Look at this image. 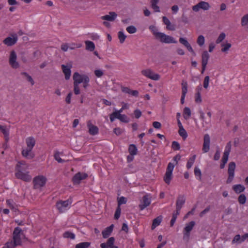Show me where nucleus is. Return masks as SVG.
<instances>
[{
    "label": "nucleus",
    "instance_id": "obj_1",
    "mask_svg": "<svg viewBox=\"0 0 248 248\" xmlns=\"http://www.w3.org/2000/svg\"><path fill=\"white\" fill-rule=\"evenodd\" d=\"M27 168L25 162L22 161L18 162L16 168V177L25 182H29L31 179V177L29 174V172H24Z\"/></svg>",
    "mask_w": 248,
    "mask_h": 248
},
{
    "label": "nucleus",
    "instance_id": "obj_2",
    "mask_svg": "<svg viewBox=\"0 0 248 248\" xmlns=\"http://www.w3.org/2000/svg\"><path fill=\"white\" fill-rule=\"evenodd\" d=\"M27 147L22 151V155L27 159H32L34 157V154L32 150L35 144V140L32 137H29L26 139Z\"/></svg>",
    "mask_w": 248,
    "mask_h": 248
},
{
    "label": "nucleus",
    "instance_id": "obj_3",
    "mask_svg": "<svg viewBox=\"0 0 248 248\" xmlns=\"http://www.w3.org/2000/svg\"><path fill=\"white\" fill-rule=\"evenodd\" d=\"M24 237L25 235L22 229L19 227H16L14 229L13 232V240L10 242H12L15 247L21 245L22 239Z\"/></svg>",
    "mask_w": 248,
    "mask_h": 248
},
{
    "label": "nucleus",
    "instance_id": "obj_4",
    "mask_svg": "<svg viewBox=\"0 0 248 248\" xmlns=\"http://www.w3.org/2000/svg\"><path fill=\"white\" fill-rule=\"evenodd\" d=\"M73 200L69 198L66 201H59L56 202V207L60 213H64L70 207Z\"/></svg>",
    "mask_w": 248,
    "mask_h": 248
},
{
    "label": "nucleus",
    "instance_id": "obj_5",
    "mask_svg": "<svg viewBox=\"0 0 248 248\" xmlns=\"http://www.w3.org/2000/svg\"><path fill=\"white\" fill-rule=\"evenodd\" d=\"M231 143L229 141L227 143L225 146L223 155L221 160V163L220 165V168L221 169L224 168L225 165L228 160L229 155L231 150Z\"/></svg>",
    "mask_w": 248,
    "mask_h": 248
},
{
    "label": "nucleus",
    "instance_id": "obj_6",
    "mask_svg": "<svg viewBox=\"0 0 248 248\" xmlns=\"http://www.w3.org/2000/svg\"><path fill=\"white\" fill-rule=\"evenodd\" d=\"M46 178L43 175L35 177L33 180L34 188L37 189L43 187L46 185Z\"/></svg>",
    "mask_w": 248,
    "mask_h": 248
},
{
    "label": "nucleus",
    "instance_id": "obj_7",
    "mask_svg": "<svg viewBox=\"0 0 248 248\" xmlns=\"http://www.w3.org/2000/svg\"><path fill=\"white\" fill-rule=\"evenodd\" d=\"M174 170V165L171 162L168 164L166 171L164 177V181L167 185H170L172 178V172Z\"/></svg>",
    "mask_w": 248,
    "mask_h": 248
},
{
    "label": "nucleus",
    "instance_id": "obj_8",
    "mask_svg": "<svg viewBox=\"0 0 248 248\" xmlns=\"http://www.w3.org/2000/svg\"><path fill=\"white\" fill-rule=\"evenodd\" d=\"M235 168L236 164L234 162L229 163L228 169V177L226 181L227 184H230L233 181L235 176Z\"/></svg>",
    "mask_w": 248,
    "mask_h": 248
},
{
    "label": "nucleus",
    "instance_id": "obj_9",
    "mask_svg": "<svg viewBox=\"0 0 248 248\" xmlns=\"http://www.w3.org/2000/svg\"><path fill=\"white\" fill-rule=\"evenodd\" d=\"M141 74L146 78L154 80H158L160 78V76L155 73L150 69H143L141 71Z\"/></svg>",
    "mask_w": 248,
    "mask_h": 248
},
{
    "label": "nucleus",
    "instance_id": "obj_10",
    "mask_svg": "<svg viewBox=\"0 0 248 248\" xmlns=\"http://www.w3.org/2000/svg\"><path fill=\"white\" fill-rule=\"evenodd\" d=\"M151 203V196L150 194H146L142 197V200L141 201L140 204H139V207L140 210H143L147 207L150 205Z\"/></svg>",
    "mask_w": 248,
    "mask_h": 248
},
{
    "label": "nucleus",
    "instance_id": "obj_11",
    "mask_svg": "<svg viewBox=\"0 0 248 248\" xmlns=\"http://www.w3.org/2000/svg\"><path fill=\"white\" fill-rule=\"evenodd\" d=\"M210 5L207 2L201 1L197 4L192 7V10L194 12H198L200 10L202 9L204 11L208 10L210 9Z\"/></svg>",
    "mask_w": 248,
    "mask_h": 248
},
{
    "label": "nucleus",
    "instance_id": "obj_12",
    "mask_svg": "<svg viewBox=\"0 0 248 248\" xmlns=\"http://www.w3.org/2000/svg\"><path fill=\"white\" fill-rule=\"evenodd\" d=\"M88 175L84 172H78L74 175L72 178V182L74 185L79 184L81 181L86 179Z\"/></svg>",
    "mask_w": 248,
    "mask_h": 248
},
{
    "label": "nucleus",
    "instance_id": "obj_13",
    "mask_svg": "<svg viewBox=\"0 0 248 248\" xmlns=\"http://www.w3.org/2000/svg\"><path fill=\"white\" fill-rule=\"evenodd\" d=\"M195 224V222L194 221H191L186 224V226L184 228L183 232L184 239H189L190 232L193 229Z\"/></svg>",
    "mask_w": 248,
    "mask_h": 248
},
{
    "label": "nucleus",
    "instance_id": "obj_14",
    "mask_svg": "<svg viewBox=\"0 0 248 248\" xmlns=\"http://www.w3.org/2000/svg\"><path fill=\"white\" fill-rule=\"evenodd\" d=\"M159 35H160L159 38H158L157 39H159L160 41L162 43H165L166 44H176L177 43V41L175 40L172 37L167 35L164 33H159Z\"/></svg>",
    "mask_w": 248,
    "mask_h": 248
},
{
    "label": "nucleus",
    "instance_id": "obj_15",
    "mask_svg": "<svg viewBox=\"0 0 248 248\" xmlns=\"http://www.w3.org/2000/svg\"><path fill=\"white\" fill-rule=\"evenodd\" d=\"M87 126L88 128L89 133L91 135L94 136L98 134L99 128L97 126L93 124L91 121H87Z\"/></svg>",
    "mask_w": 248,
    "mask_h": 248
},
{
    "label": "nucleus",
    "instance_id": "obj_16",
    "mask_svg": "<svg viewBox=\"0 0 248 248\" xmlns=\"http://www.w3.org/2000/svg\"><path fill=\"white\" fill-rule=\"evenodd\" d=\"M17 56L14 51H12L9 58V64L14 68H17L19 67V64L16 62Z\"/></svg>",
    "mask_w": 248,
    "mask_h": 248
},
{
    "label": "nucleus",
    "instance_id": "obj_17",
    "mask_svg": "<svg viewBox=\"0 0 248 248\" xmlns=\"http://www.w3.org/2000/svg\"><path fill=\"white\" fill-rule=\"evenodd\" d=\"M210 138L208 134L204 136L202 151L204 153H207L210 150Z\"/></svg>",
    "mask_w": 248,
    "mask_h": 248
},
{
    "label": "nucleus",
    "instance_id": "obj_18",
    "mask_svg": "<svg viewBox=\"0 0 248 248\" xmlns=\"http://www.w3.org/2000/svg\"><path fill=\"white\" fill-rule=\"evenodd\" d=\"M115 238L113 237H109L106 243H102L100 244L101 248H118L114 246Z\"/></svg>",
    "mask_w": 248,
    "mask_h": 248
},
{
    "label": "nucleus",
    "instance_id": "obj_19",
    "mask_svg": "<svg viewBox=\"0 0 248 248\" xmlns=\"http://www.w3.org/2000/svg\"><path fill=\"white\" fill-rule=\"evenodd\" d=\"M7 206L14 212H18V205L12 199L6 200Z\"/></svg>",
    "mask_w": 248,
    "mask_h": 248
},
{
    "label": "nucleus",
    "instance_id": "obj_20",
    "mask_svg": "<svg viewBox=\"0 0 248 248\" xmlns=\"http://www.w3.org/2000/svg\"><path fill=\"white\" fill-rule=\"evenodd\" d=\"M179 42L181 44L183 45L187 49L188 51L191 52L193 55H195V53L191 47L190 44L184 38L180 37L179 38Z\"/></svg>",
    "mask_w": 248,
    "mask_h": 248
},
{
    "label": "nucleus",
    "instance_id": "obj_21",
    "mask_svg": "<svg viewBox=\"0 0 248 248\" xmlns=\"http://www.w3.org/2000/svg\"><path fill=\"white\" fill-rule=\"evenodd\" d=\"M117 16V14L114 12H110L108 15L101 16V18L109 21H113Z\"/></svg>",
    "mask_w": 248,
    "mask_h": 248
},
{
    "label": "nucleus",
    "instance_id": "obj_22",
    "mask_svg": "<svg viewBox=\"0 0 248 248\" xmlns=\"http://www.w3.org/2000/svg\"><path fill=\"white\" fill-rule=\"evenodd\" d=\"M114 228V225L111 224L109 227L105 228L102 232V236L104 238H107L109 237V236L111 234L113 231V229Z\"/></svg>",
    "mask_w": 248,
    "mask_h": 248
},
{
    "label": "nucleus",
    "instance_id": "obj_23",
    "mask_svg": "<svg viewBox=\"0 0 248 248\" xmlns=\"http://www.w3.org/2000/svg\"><path fill=\"white\" fill-rule=\"evenodd\" d=\"M84 75H81L78 72L74 73L73 76L74 83L78 84L81 83L84 79Z\"/></svg>",
    "mask_w": 248,
    "mask_h": 248
},
{
    "label": "nucleus",
    "instance_id": "obj_24",
    "mask_svg": "<svg viewBox=\"0 0 248 248\" xmlns=\"http://www.w3.org/2000/svg\"><path fill=\"white\" fill-rule=\"evenodd\" d=\"M17 37H8L3 40V43L8 46L14 45L17 42Z\"/></svg>",
    "mask_w": 248,
    "mask_h": 248
},
{
    "label": "nucleus",
    "instance_id": "obj_25",
    "mask_svg": "<svg viewBox=\"0 0 248 248\" xmlns=\"http://www.w3.org/2000/svg\"><path fill=\"white\" fill-rule=\"evenodd\" d=\"M163 22L166 25L167 29L170 31H174L175 30V26L171 25L169 19L166 16H163Z\"/></svg>",
    "mask_w": 248,
    "mask_h": 248
},
{
    "label": "nucleus",
    "instance_id": "obj_26",
    "mask_svg": "<svg viewBox=\"0 0 248 248\" xmlns=\"http://www.w3.org/2000/svg\"><path fill=\"white\" fill-rule=\"evenodd\" d=\"M62 68L63 73L64 74L65 78L66 80L69 79L71 76V67H68L67 66L62 64Z\"/></svg>",
    "mask_w": 248,
    "mask_h": 248
},
{
    "label": "nucleus",
    "instance_id": "obj_27",
    "mask_svg": "<svg viewBox=\"0 0 248 248\" xmlns=\"http://www.w3.org/2000/svg\"><path fill=\"white\" fill-rule=\"evenodd\" d=\"M232 189L236 193L239 194L244 191L245 187L242 185L237 184L232 186Z\"/></svg>",
    "mask_w": 248,
    "mask_h": 248
},
{
    "label": "nucleus",
    "instance_id": "obj_28",
    "mask_svg": "<svg viewBox=\"0 0 248 248\" xmlns=\"http://www.w3.org/2000/svg\"><path fill=\"white\" fill-rule=\"evenodd\" d=\"M186 202V198L184 195H179L177 199L176 206L182 208Z\"/></svg>",
    "mask_w": 248,
    "mask_h": 248
},
{
    "label": "nucleus",
    "instance_id": "obj_29",
    "mask_svg": "<svg viewBox=\"0 0 248 248\" xmlns=\"http://www.w3.org/2000/svg\"><path fill=\"white\" fill-rule=\"evenodd\" d=\"M162 220V217L159 216L153 220L151 226L152 230H154L157 226H159Z\"/></svg>",
    "mask_w": 248,
    "mask_h": 248
},
{
    "label": "nucleus",
    "instance_id": "obj_30",
    "mask_svg": "<svg viewBox=\"0 0 248 248\" xmlns=\"http://www.w3.org/2000/svg\"><path fill=\"white\" fill-rule=\"evenodd\" d=\"M159 0H151L150 1L151 8L155 12H160V8L158 6Z\"/></svg>",
    "mask_w": 248,
    "mask_h": 248
},
{
    "label": "nucleus",
    "instance_id": "obj_31",
    "mask_svg": "<svg viewBox=\"0 0 248 248\" xmlns=\"http://www.w3.org/2000/svg\"><path fill=\"white\" fill-rule=\"evenodd\" d=\"M1 127L0 131L3 133L5 141L8 142L9 139V130L5 126L1 125Z\"/></svg>",
    "mask_w": 248,
    "mask_h": 248
},
{
    "label": "nucleus",
    "instance_id": "obj_32",
    "mask_svg": "<svg viewBox=\"0 0 248 248\" xmlns=\"http://www.w3.org/2000/svg\"><path fill=\"white\" fill-rule=\"evenodd\" d=\"M1 127L0 131L3 133L5 141L8 142L9 139V130L5 126L1 125Z\"/></svg>",
    "mask_w": 248,
    "mask_h": 248
},
{
    "label": "nucleus",
    "instance_id": "obj_33",
    "mask_svg": "<svg viewBox=\"0 0 248 248\" xmlns=\"http://www.w3.org/2000/svg\"><path fill=\"white\" fill-rule=\"evenodd\" d=\"M196 158V155H193L189 157L187 162L186 167L187 170L190 169L194 164Z\"/></svg>",
    "mask_w": 248,
    "mask_h": 248
},
{
    "label": "nucleus",
    "instance_id": "obj_34",
    "mask_svg": "<svg viewBox=\"0 0 248 248\" xmlns=\"http://www.w3.org/2000/svg\"><path fill=\"white\" fill-rule=\"evenodd\" d=\"M209 54L207 51H204L202 55V64L207 65L209 59Z\"/></svg>",
    "mask_w": 248,
    "mask_h": 248
},
{
    "label": "nucleus",
    "instance_id": "obj_35",
    "mask_svg": "<svg viewBox=\"0 0 248 248\" xmlns=\"http://www.w3.org/2000/svg\"><path fill=\"white\" fill-rule=\"evenodd\" d=\"M182 86V95H186L187 93L188 84L186 80H182L181 83Z\"/></svg>",
    "mask_w": 248,
    "mask_h": 248
},
{
    "label": "nucleus",
    "instance_id": "obj_36",
    "mask_svg": "<svg viewBox=\"0 0 248 248\" xmlns=\"http://www.w3.org/2000/svg\"><path fill=\"white\" fill-rule=\"evenodd\" d=\"M86 49L90 51H93L95 48V45L93 42L90 41H85Z\"/></svg>",
    "mask_w": 248,
    "mask_h": 248
},
{
    "label": "nucleus",
    "instance_id": "obj_37",
    "mask_svg": "<svg viewBox=\"0 0 248 248\" xmlns=\"http://www.w3.org/2000/svg\"><path fill=\"white\" fill-rule=\"evenodd\" d=\"M149 29L156 39H158V38H159L160 35H159V34L162 33V32H158L157 28L155 26H154V25L150 26L149 27Z\"/></svg>",
    "mask_w": 248,
    "mask_h": 248
},
{
    "label": "nucleus",
    "instance_id": "obj_38",
    "mask_svg": "<svg viewBox=\"0 0 248 248\" xmlns=\"http://www.w3.org/2000/svg\"><path fill=\"white\" fill-rule=\"evenodd\" d=\"M128 151L131 155H136L138 152L137 147L134 144H130L128 148Z\"/></svg>",
    "mask_w": 248,
    "mask_h": 248
},
{
    "label": "nucleus",
    "instance_id": "obj_39",
    "mask_svg": "<svg viewBox=\"0 0 248 248\" xmlns=\"http://www.w3.org/2000/svg\"><path fill=\"white\" fill-rule=\"evenodd\" d=\"M121 114H119L117 111H114L113 113L109 115V119L111 122H114L115 119L119 120L120 115Z\"/></svg>",
    "mask_w": 248,
    "mask_h": 248
},
{
    "label": "nucleus",
    "instance_id": "obj_40",
    "mask_svg": "<svg viewBox=\"0 0 248 248\" xmlns=\"http://www.w3.org/2000/svg\"><path fill=\"white\" fill-rule=\"evenodd\" d=\"M191 116V110L189 108L186 107L184 109V114L183 116L184 118L186 120H187Z\"/></svg>",
    "mask_w": 248,
    "mask_h": 248
},
{
    "label": "nucleus",
    "instance_id": "obj_41",
    "mask_svg": "<svg viewBox=\"0 0 248 248\" xmlns=\"http://www.w3.org/2000/svg\"><path fill=\"white\" fill-rule=\"evenodd\" d=\"M197 43L200 46H203L205 43L204 37L202 35H199L197 40Z\"/></svg>",
    "mask_w": 248,
    "mask_h": 248
},
{
    "label": "nucleus",
    "instance_id": "obj_42",
    "mask_svg": "<svg viewBox=\"0 0 248 248\" xmlns=\"http://www.w3.org/2000/svg\"><path fill=\"white\" fill-rule=\"evenodd\" d=\"M179 134L182 137L184 140H185L187 137V133L184 128H181L179 130Z\"/></svg>",
    "mask_w": 248,
    "mask_h": 248
},
{
    "label": "nucleus",
    "instance_id": "obj_43",
    "mask_svg": "<svg viewBox=\"0 0 248 248\" xmlns=\"http://www.w3.org/2000/svg\"><path fill=\"white\" fill-rule=\"evenodd\" d=\"M63 237L65 238L74 239L75 238V235L73 232H71L69 231H66L63 233Z\"/></svg>",
    "mask_w": 248,
    "mask_h": 248
},
{
    "label": "nucleus",
    "instance_id": "obj_44",
    "mask_svg": "<svg viewBox=\"0 0 248 248\" xmlns=\"http://www.w3.org/2000/svg\"><path fill=\"white\" fill-rule=\"evenodd\" d=\"M91 245L90 242H85L78 244L76 246V248H88Z\"/></svg>",
    "mask_w": 248,
    "mask_h": 248
},
{
    "label": "nucleus",
    "instance_id": "obj_45",
    "mask_svg": "<svg viewBox=\"0 0 248 248\" xmlns=\"http://www.w3.org/2000/svg\"><path fill=\"white\" fill-rule=\"evenodd\" d=\"M246 197L244 194H241L239 195L238 198V201L240 204H244L246 202Z\"/></svg>",
    "mask_w": 248,
    "mask_h": 248
},
{
    "label": "nucleus",
    "instance_id": "obj_46",
    "mask_svg": "<svg viewBox=\"0 0 248 248\" xmlns=\"http://www.w3.org/2000/svg\"><path fill=\"white\" fill-rule=\"evenodd\" d=\"M126 37V35L124 33L123 31H120L118 32V38L119 39L120 42L121 44L124 42Z\"/></svg>",
    "mask_w": 248,
    "mask_h": 248
},
{
    "label": "nucleus",
    "instance_id": "obj_47",
    "mask_svg": "<svg viewBox=\"0 0 248 248\" xmlns=\"http://www.w3.org/2000/svg\"><path fill=\"white\" fill-rule=\"evenodd\" d=\"M241 23L242 26H246L248 24V14L242 17Z\"/></svg>",
    "mask_w": 248,
    "mask_h": 248
},
{
    "label": "nucleus",
    "instance_id": "obj_48",
    "mask_svg": "<svg viewBox=\"0 0 248 248\" xmlns=\"http://www.w3.org/2000/svg\"><path fill=\"white\" fill-rule=\"evenodd\" d=\"M89 77L87 75H84V79L82 83H83V86L84 88H86L89 86Z\"/></svg>",
    "mask_w": 248,
    "mask_h": 248
},
{
    "label": "nucleus",
    "instance_id": "obj_49",
    "mask_svg": "<svg viewBox=\"0 0 248 248\" xmlns=\"http://www.w3.org/2000/svg\"><path fill=\"white\" fill-rule=\"evenodd\" d=\"M232 45L230 43H227L226 44H222L221 46L223 47L221 49L222 52H226L231 48Z\"/></svg>",
    "mask_w": 248,
    "mask_h": 248
},
{
    "label": "nucleus",
    "instance_id": "obj_50",
    "mask_svg": "<svg viewBox=\"0 0 248 248\" xmlns=\"http://www.w3.org/2000/svg\"><path fill=\"white\" fill-rule=\"evenodd\" d=\"M195 101L196 103H201L202 101L201 93L197 92L195 95Z\"/></svg>",
    "mask_w": 248,
    "mask_h": 248
},
{
    "label": "nucleus",
    "instance_id": "obj_51",
    "mask_svg": "<svg viewBox=\"0 0 248 248\" xmlns=\"http://www.w3.org/2000/svg\"><path fill=\"white\" fill-rule=\"evenodd\" d=\"M60 154L61 153L59 152H56L55 154H54V158L56 160H57L59 163H63L64 161V160L62 159L61 157H60Z\"/></svg>",
    "mask_w": 248,
    "mask_h": 248
},
{
    "label": "nucleus",
    "instance_id": "obj_52",
    "mask_svg": "<svg viewBox=\"0 0 248 248\" xmlns=\"http://www.w3.org/2000/svg\"><path fill=\"white\" fill-rule=\"evenodd\" d=\"M126 30L128 33L130 34L134 33L137 31L136 28L132 25L128 26L126 28Z\"/></svg>",
    "mask_w": 248,
    "mask_h": 248
},
{
    "label": "nucleus",
    "instance_id": "obj_53",
    "mask_svg": "<svg viewBox=\"0 0 248 248\" xmlns=\"http://www.w3.org/2000/svg\"><path fill=\"white\" fill-rule=\"evenodd\" d=\"M171 148L174 151H178V150H179L180 149V145L178 142L176 141H173L172 142Z\"/></svg>",
    "mask_w": 248,
    "mask_h": 248
},
{
    "label": "nucleus",
    "instance_id": "obj_54",
    "mask_svg": "<svg viewBox=\"0 0 248 248\" xmlns=\"http://www.w3.org/2000/svg\"><path fill=\"white\" fill-rule=\"evenodd\" d=\"M119 120L123 123H127L129 122V118L125 114H121Z\"/></svg>",
    "mask_w": 248,
    "mask_h": 248
},
{
    "label": "nucleus",
    "instance_id": "obj_55",
    "mask_svg": "<svg viewBox=\"0 0 248 248\" xmlns=\"http://www.w3.org/2000/svg\"><path fill=\"white\" fill-rule=\"evenodd\" d=\"M180 159L181 155L179 154L173 157L172 160L173 162H171V164L174 165V167L178 164V161L180 160Z\"/></svg>",
    "mask_w": 248,
    "mask_h": 248
},
{
    "label": "nucleus",
    "instance_id": "obj_56",
    "mask_svg": "<svg viewBox=\"0 0 248 248\" xmlns=\"http://www.w3.org/2000/svg\"><path fill=\"white\" fill-rule=\"evenodd\" d=\"M226 34L224 32L221 33L216 40L217 44L220 43L225 38Z\"/></svg>",
    "mask_w": 248,
    "mask_h": 248
},
{
    "label": "nucleus",
    "instance_id": "obj_57",
    "mask_svg": "<svg viewBox=\"0 0 248 248\" xmlns=\"http://www.w3.org/2000/svg\"><path fill=\"white\" fill-rule=\"evenodd\" d=\"M21 74H22V75H24L27 78V79L30 82H31V83L32 85H34V82L33 79L31 77V76H30L28 73H27L26 72H23V73H22Z\"/></svg>",
    "mask_w": 248,
    "mask_h": 248
},
{
    "label": "nucleus",
    "instance_id": "obj_58",
    "mask_svg": "<svg viewBox=\"0 0 248 248\" xmlns=\"http://www.w3.org/2000/svg\"><path fill=\"white\" fill-rule=\"evenodd\" d=\"M241 236L239 234L236 235L232 240V244L235 243H241L242 242L241 241Z\"/></svg>",
    "mask_w": 248,
    "mask_h": 248
},
{
    "label": "nucleus",
    "instance_id": "obj_59",
    "mask_svg": "<svg viewBox=\"0 0 248 248\" xmlns=\"http://www.w3.org/2000/svg\"><path fill=\"white\" fill-rule=\"evenodd\" d=\"M127 202V199L126 198L122 196L121 197L118 201V206L120 207V205L123 204H125Z\"/></svg>",
    "mask_w": 248,
    "mask_h": 248
},
{
    "label": "nucleus",
    "instance_id": "obj_60",
    "mask_svg": "<svg viewBox=\"0 0 248 248\" xmlns=\"http://www.w3.org/2000/svg\"><path fill=\"white\" fill-rule=\"evenodd\" d=\"M121 209L120 207L118 206L114 214V218L115 219H118L120 217L121 215Z\"/></svg>",
    "mask_w": 248,
    "mask_h": 248
},
{
    "label": "nucleus",
    "instance_id": "obj_61",
    "mask_svg": "<svg viewBox=\"0 0 248 248\" xmlns=\"http://www.w3.org/2000/svg\"><path fill=\"white\" fill-rule=\"evenodd\" d=\"M194 171L195 176L199 177V178L201 179L202 176V172L201 170L199 168L196 167H195Z\"/></svg>",
    "mask_w": 248,
    "mask_h": 248
},
{
    "label": "nucleus",
    "instance_id": "obj_62",
    "mask_svg": "<svg viewBox=\"0 0 248 248\" xmlns=\"http://www.w3.org/2000/svg\"><path fill=\"white\" fill-rule=\"evenodd\" d=\"M210 78L208 76H206L204 78L203 81V87L205 89H207L209 86Z\"/></svg>",
    "mask_w": 248,
    "mask_h": 248
},
{
    "label": "nucleus",
    "instance_id": "obj_63",
    "mask_svg": "<svg viewBox=\"0 0 248 248\" xmlns=\"http://www.w3.org/2000/svg\"><path fill=\"white\" fill-rule=\"evenodd\" d=\"M74 91L75 94H79L80 93L79 84L74 83Z\"/></svg>",
    "mask_w": 248,
    "mask_h": 248
},
{
    "label": "nucleus",
    "instance_id": "obj_64",
    "mask_svg": "<svg viewBox=\"0 0 248 248\" xmlns=\"http://www.w3.org/2000/svg\"><path fill=\"white\" fill-rule=\"evenodd\" d=\"M15 247L12 242L9 241L5 244L2 248H15Z\"/></svg>",
    "mask_w": 248,
    "mask_h": 248
}]
</instances>
